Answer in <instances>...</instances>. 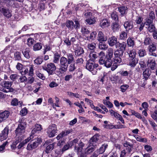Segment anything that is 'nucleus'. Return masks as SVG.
Wrapping results in <instances>:
<instances>
[{
  "label": "nucleus",
  "mask_w": 157,
  "mask_h": 157,
  "mask_svg": "<svg viewBox=\"0 0 157 157\" xmlns=\"http://www.w3.org/2000/svg\"><path fill=\"white\" fill-rule=\"evenodd\" d=\"M85 101L87 102V104L90 105V107L92 109H93L94 108V106L93 104V101L87 98H85Z\"/></svg>",
  "instance_id": "nucleus-52"
},
{
  "label": "nucleus",
  "mask_w": 157,
  "mask_h": 157,
  "mask_svg": "<svg viewBox=\"0 0 157 157\" xmlns=\"http://www.w3.org/2000/svg\"><path fill=\"white\" fill-rule=\"evenodd\" d=\"M34 40L32 38L30 37L27 40V44L29 46H31L33 43Z\"/></svg>",
  "instance_id": "nucleus-61"
},
{
  "label": "nucleus",
  "mask_w": 157,
  "mask_h": 157,
  "mask_svg": "<svg viewBox=\"0 0 157 157\" xmlns=\"http://www.w3.org/2000/svg\"><path fill=\"white\" fill-rule=\"evenodd\" d=\"M67 59L70 64L75 61L74 55L72 53H67Z\"/></svg>",
  "instance_id": "nucleus-26"
},
{
  "label": "nucleus",
  "mask_w": 157,
  "mask_h": 157,
  "mask_svg": "<svg viewBox=\"0 0 157 157\" xmlns=\"http://www.w3.org/2000/svg\"><path fill=\"white\" fill-rule=\"evenodd\" d=\"M151 42V40L149 37H146L145 39L144 42V45H147L149 44Z\"/></svg>",
  "instance_id": "nucleus-60"
},
{
  "label": "nucleus",
  "mask_w": 157,
  "mask_h": 157,
  "mask_svg": "<svg viewBox=\"0 0 157 157\" xmlns=\"http://www.w3.org/2000/svg\"><path fill=\"white\" fill-rule=\"evenodd\" d=\"M43 69L46 71L49 75H52L56 70V67L54 63H48Z\"/></svg>",
  "instance_id": "nucleus-7"
},
{
  "label": "nucleus",
  "mask_w": 157,
  "mask_h": 157,
  "mask_svg": "<svg viewBox=\"0 0 157 157\" xmlns=\"http://www.w3.org/2000/svg\"><path fill=\"white\" fill-rule=\"evenodd\" d=\"M42 48V44L40 42H38L35 44L33 46V50L34 51L40 50Z\"/></svg>",
  "instance_id": "nucleus-32"
},
{
  "label": "nucleus",
  "mask_w": 157,
  "mask_h": 157,
  "mask_svg": "<svg viewBox=\"0 0 157 157\" xmlns=\"http://www.w3.org/2000/svg\"><path fill=\"white\" fill-rule=\"evenodd\" d=\"M72 146V145H71L69 143V144H67L65 145L62 149V151H64L68 150L69 147H71Z\"/></svg>",
  "instance_id": "nucleus-59"
},
{
  "label": "nucleus",
  "mask_w": 157,
  "mask_h": 157,
  "mask_svg": "<svg viewBox=\"0 0 157 157\" xmlns=\"http://www.w3.org/2000/svg\"><path fill=\"white\" fill-rule=\"evenodd\" d=\"M88 6V5L86 4V5H84L83 3H79L75 7V10L76 11H77L78 10L81 9V7H83V6H86L87 7Z\"/></svg>",
  "instance_id": "nucleus-55"
},
{
  "label": "nucleus",
  "mask_w": 157,
  "mask_h": 157,
  "mask_svg": "<svg viewBox=\"0 0 157 157\" xmlns=\"http://www.w3.org/2000/svg\"><path fill=\"white\" fill-rule=\"evenodd\" d=\"M9 131V127H6L2 131L0 134V140L1 141L6 140L7 138Z\"/></svg>",
  "instance_id": "nucleus-11"
},
{
  "label": "nucleus",
  "mask_w": 157,
  "mask_h": 157,
  "mask_svg": "<svg viewBox=\"0 0 157 157\" xmlns=\"http://www.w3.org/2000/svg\"><path fill=\"white\" fill-rule=\"evenodd\" d=\"M136 52L135 50L132 49L131 50L129 53V59L136 58Z\"/></svg>",
  "instance_id": "nucleus-40"
},
{
  "label": "nucleus",
  "mask_w": 157,
  "mask_h": 157,
  "mask_svg": "<svg viewBox=\"0 0 157 157\" xmlns=\"http://www.w3.org/2000/svg\"><path fill=\"white\" fill-rule=\"evenodd\" d=\"M118 9L121 14L123 15L126 13L127 10V8L125 6H122L119 7Z\"/></svg>",
  "instance_id": "nucleus-38"
},
{
  "label": "nucleus",
  "mask_w": 157,
  "mask_h": 157,
  "mask_svg": "<svg viewBox=\"0 0 157 157\" xmlns=\"http://www.w3.org/2000/svg\"><path fill=\"white\" fill-rule=\"evenodd\" d=\"M33 138V136L32 135H30V137L25 139V140H23L22 143H20L19 145L17 146V148L18 149L21 148V147L24 146V145L26 144L27 142H29Z\"/></svg>",
  "instance_id": "nucleus-23"
},
{
  "label": "nucleus",
  "mask_w": 157,
  "mask_h": 157,
  "mask_svg": "<svg viewBox=\"0 0 157 157\" xmlns=\"http://www.w3.org/2000/svg\"><path fill=\"white\" fill-rule=\"evenodd\" d=\"M27 112V109L26 108H25L21 110L20 113L21 115L24 116L26 115Z\"/></svg>",
  "instance_id": "nucleus-58"
},
{
  "label": "nucleus",
  "mask_w": 157,
  "mask_h": 157,
  "mask_svg": "<svg viewBox=\"0 0 157 157\" xmlns=\"http://www.w3.org/2000/svg\"><path fill=\"white\" fill-rule=\"evenodd\" d=\"M136 140L139 142H141L143 143H146L147 142V140L145 138H143L137 135L135 137Z\"/></svg>",
  "instance_id": "nucleus-47"
},
{
  "label": "nucleus",
  "mask_w": 157,
  "mask_h": 157,
  "mask_svg": "<svg viewBox=\"0 0 157 157\" xmlns=\"http://www.w3.org/2000/svg\"><path fill=\"white\" fill-rule=\"evenodd\" d=\"M113 50L111 48L108 49L106 55L103 52H101L99 53V63L107 68L110 67L112 64V58L113 57Z\"/></svg>",
  "instance_id": "nucleus-1"
},
{
  "label": "nucleus",
  "mask_w": 157,
  "mask_h": 157,
  "mask_svg": "<svg viewBox=\"0 0 157 157\" xmlns=\"http://www.w3.org/2000/svg\"><path fill=\"white\" fill-rule=\"evenodd\" d=\"M148 49L150 52H154L156 50V46L155 44L153 43L148 46Z\"/></svg>",
  "instance_id": "nucleus-39"
},
{
  "label": "nucleus",
  "mask_w": 157,
  "mask_h": 157,
  "mask_svg": "<svg viewBox=\"0 0 157 157\" xmlns=\"http://www.w3.org/2000/svg\"><path fill=\"white\" fill-rule=\"evenodd\" d=\"M34 63L36 64L39 65L42 63V60L39 57H38L34 60Z\"/></svg>",
  "instance_id": "nucleus-62"
},
{
  "label": "nucleus",
  "mask_w": 157,
  "mask_h": 157,
  "mask_svg": "<svg viewBox=\"0 0 157 157\" xmlns=\"http://www.w3.org/2000/svg\"><path fill=\"white\" fill-rule=\"evenodd\" d=\"M120 47V50L123 51L124 52L125 49L126 47V44L125 42H122L120 43L119 42L116 45V48Z\"/></svg>",
  "instance_id": "nucleus-28"
},
{
  "label": "nucleus",
  "mask_w": 157,
  "mask_h": 157,
  "mask_svg": "<svg viewBox=\"0 0 157 157\" xmlns=\"http://www.w3.org/2000/svg\"><path fill=\"white\" fill-rule=\"evenodd\" d=\"M36 75L39 78H41L42 80H44L45 78V77L44 75L40 73L39 71L36 72Z\"/></svg>",
  "instance_id": "nucleus-63"
},
{
  "label": "nucleus",
  "mask_w": 157,
  "mask_h": 157,
  "mask_svg": "<svg viewBox=\"0 0 157 157\" xmlns=\"http://www.w3.org/2000/svg\"><path fill=\"white\" fill-rule=\"evenodd\" d=\"M111 17L115 21H118V18L117 12L116 11L113 12L111 14Z\"/></svg>",
  "instance_id": "nucleus-45"
},
{
  "label": "nucleus",
  "mask_w": 157,
  "mask_h": 157,
  "mask_svg": "<svg viewBox=\"0 0 157 157\" xmlns=\"http://www.w3.org/2000/svg\"><path fill=\"white\" fill-rule=\"evenodd\" d=\"M124 26L127 30H129L133 27V23L132 21H127L124 22Z\"/></svg>",
  "instance_id": "nucleus-19"
},
{
  "label": "nucleus",
  "mask_w": 157,
  "mask_h": 157,
  "mask_svg": "<svg viewBox=\"0 0 157 157\" xmlns=\"http://www.w3.org/2000/svg\"><path fill=\"white\" fill-rule=\"evenodd\" d=\"M24 56L27 59H29L31 56L30 50L29 48H27L22 51Z\"/></svg>",
  "instance_id": "nucleus-16"
},
{
  "label": "nucleus",
  "mask_w": 157,
  "mask_h": 157,
  "mask_svg": "<svg viewBox=\"0 0 157 157\" xmlns=\"http://www.w3.org/2000/svg\"><path fill=\"white\" fill-rule=\"evenodd\" d=\"M98 66V64L95 63L91 61L90 60H88L86 63V69L90 71H94L92 73L93 75H95L97 72L96 68Z\"/></svg>",
  "instance_id": "nucleus-5"
},
{
  "label": "nucleus",
  "mask_w": 157,
  "mask_h": 157,
  "mask_svg": "<svg viewBox=\"0 0 157 157\" xmlns=\"http://www.w3.org/2000/svg\"><path fill=\"white\" fill-rule=\"evenodd\" d=\"M139 64L140 66V67L142 70L144 71L146 68V64L144 60H141L139 62Z\"/></svg>",
  "instance_id": "nucleus-43"
},
{
  "label": "nucleus",
  "mask_w": 157,
  "mask_h": 157,
  "mask_svg": "<svg viewBox=\"0 0 157 157\" xmlns=\"http://www.w3.org/2000/svg\"><path fill=\"white\" fill-rule=\"evenodd\" d=\"M60 68L59 69V72L60 74H63L66 72L67 69L69 64H70L67 58L64 56H62L59 60Z\"/></svg>",
  "instance_id": "nucleus-2"
},
{
  "label": "nucleus",
  "mask_w": 157,
  "mask_h": 157,
  "mask_svg": "<svg viewBox=\"0 0 157 157\" xmlns=\"http://www.w3.org/2000/svg\"><path fill=\"white\" fill-rule=\"evenodd\" d=\"M54 143L48 144L46 148L45 151L46 153H50L54 148Z\"/></svg>",
  "instance_id": "nucleus-36"
},
{
  "label": "nucleus",
  "mask_w": 157,
  "mask_h": 157,
  "mask_svg": "<svg viewBox=\"0 0 157 157\" xmlns=\"http://www.w3.org/2000/svg\"><path fill=\"white\" fill-rule=\"evenodd\" d=\"M90 58L89 60H90L91 62H94L95 60L97 58V56L95 53H90L89 55Z\"/></svg>",
  "instance_id": "nucleus-42"
},
{
  "label": "nucleus",
  "mask_w": 157,
  "mask_h": 157,
  "mask_svg": "<svg viewBox=\"0 0 157 157\" xmlns=\"http://www.w3.org/2000/svg\"><path fill=\"white\" fill-rule=\"evenodd\" d=\"M33 141V142L32 143L33 145V147L34 149L37 147L41 142V140L40 137L35 138Z\"/></svg>",
  "instance_id": "nucleus-24"
},
{
  "label": "nucleus",
  "mask_w": 157,
  "mask_h": 157,
  "mask_svg": "<svg viewBox=\"0 0 157 157\" xmlns=\"http://www.w3.org/2000/svg\"><path fill=\"white\" fill-rule=\"evenodd\" d=\"M83 15L85 18H89L92 16V13L90 12H85L83 13Z\"/></svg>",
  "instance_id": "nucleus-64"
},
{
  "label": "nucleus",
  "mask_w": 157,
  "mask_h": 157,
  "mask_svg": "<svg viewBox=\"0 0 157 157\" xmlns=\"http://www.w3.org/2000/svg\"><path fill=\"white\" fill-rule=\"evenodd\" d=\"M153 20L147 17L146 19V21L144 22L146 26L152 24H153Z\"/></svg>",
  "instance_id": "nucleus-57"
},
{
  "label": "nucleus",
  "mask_w": 157,
  "mask_h": 157,
  "mask_svg": "<svg viewBox=\"0 0 157 157\" xmlns=\"http://www.w3.org/2000/svg\"><path fill=\"white\" fill-rule=\"evenodd\" d=\"M0 11L4 14L5 16L7 18H9L12 16L10 12L8 10L2 8L1 9Z\"/></svg>",
  "instance_id": "nucleus-21"
},
{
  "label": "nucleus",
  "mask_w": 157,
  "mask_h": 157,
  "mask_svg": "<svg viewBox=\"0 0 157 157\" xmlns=\"http://www.w3.org/2000/svg\"><path fill=\"white\" fill-rule=\"evenodd\" d=\"M96 18L94 17H90L89 18L86 19V22L88 24L90 25L95 23L96 21Z\"/></svg>",
  "instance_id": "nucleus-29"
},
{
  "label": "nucleus",
  "mask_w": 157,
  "mask_h": 157,
  "mask_svg": "<svg viewBox=\"0 0 157 157\" xmlns=\"http://www.w3.org/2000/svg\"><path fill=\"white\" fill-rule=\"evenodd\" d=\"M95 148L96 147L94 146L87 147L85 149V152H82V153H84L86 155V154H90L95 150Z\"/></svg>",
  "instance_id": "nucleus-27"
},
{
  "label": "nucleus",
  "mask_w": 157,
  "mask_h": 157,
  "mask_svg": "<svg viewBox=\"0 0 157 157\" xmlns=\"http://www.w3.org/2000/svg\"><path fill=\"white\" fill-rule=\"evenodd\" d=\"M60 55L58 52H56L53 54V63L58 64L60 58Z\"/></svg>",
  "instance_id": "nucleus-18"
},
{
  "label": "nucleus",
  "mask_w": 157,
  "mask_h": 157,
  "mask_svg": "<svg viewBox=\"0 0 157 157\" xmlns=\"http://www.w3.org/2000/svg\"><path fill=\"white\" fill-rule=\"evenodd\" d=\"M108 48V46L105 43L100 42L99 43L98 48L103 50H106Z\"/></svg>",
  "instance_id": "nucleus-37"
},
{
  "label": "nucleus",
  "mask_w": 157,
  "mask_h": 157,
  "mask_svg": "<svg viewBox=\"0 0 157 157\" xmlns=\"http://www.w3.org/2000/svg\"><path fill=\"white\" fill-rule=\"evenodd\" d=\"M13 82H11L8 81H3L0 83V85L6 89H3L2 91L5 93H8L9 92H13L14 91V89L11 87Z\"/></svg>",
  "instance_id": "nucleus-6"
},
{
  "label": "nucleus",
  "mask_w": 157,
  "mask_h": 157,
  "mask_svg": "<svg viewBox=\"0 0 157 157\" xmlns=\"http://www.w3.org/2000/svg\"><path fill=\"white\" fill-rule=\"evenodd\" d=\"M42 126L40 124H36L35 125V128L32 130L31 132V135H32L33 137V135L37 132L40 131L42 129Z\"/></svg>",
  "instance_id": "nucleus-25"
},
{
  "label": "nucleus",
  "mask_w": 157,
  "mask_h": 157,
  "mask_svg": "<svg viewBox=\"0 0 157 157\" xmlns=\"http://www.w3.org/2000/svg\"><path fill=\"white\" fill-rule=\"evenodd\" d=\"M97 33L96 31H94L91 33L89 37H87V39L94 40L96 37Z\"/></svg>",
  "instance_id": "nucleus-49"
},
{
  "label": "nucleus",
  "mask_w": 157,
  "mask_h": 157,
  "mask_svg": "<svg viewBox=\"0 0 157 157\" xmlns=\"http://www.w3.org/2000/svg\"><path fill=\"white\" fill-rule=\"evenodd\" d=\"M15 60H19L21 59V53L18 52H16L14 54Z\"/></svg>",
  "instance_id": "nucleus-51"
},
{
  "label": "nucleus",
  "mask_w": 157,
  "mask_h": 157,
  "mask_svg": "<svg viewBox=\"0 0 157 157\" xmlns=\"http://www.w3.org/2000/svg\"><path fill=\"white\" fill-rule=\"evenodd\" d=\"M108 42L109 45L111 47L114 45L116 46L118 42L117 41V39L115 36H112L109 38L108 39Z\"/></svg>",
  "instance_id": "nucleus-13"
},
{
  "label": "nucleus",
  "mask_w": 157,
  "mask_h": 157,
  "mask_svg": "<svg viewBox=\"0 0 157 157\" xmlns=\"http://www.w3.org/2000/svg\"><path fill=\"white\" fill-rule=\"evenodd\" d=\"M66 26L69 29H73V22L71 21H68L66 23Z\"/></svg>",
  "instance_id": "nucleus-50"
},
{
  "label": "nucleus",
  "mask_w": 157,
  "mask_h": 157,
  "mask_svg": "<svg viewBox=\"0 0 157 157\" xmlns=\"http://www.w3.org/2000/svg\"><path fill=\"white\" fill-rule=\"evenodd\" d=\"M119 25L116 22L113 23L112 26V29L113 32H117L119 30Z\"/></svg>",
  "instance_id": "nucleus-34"
},
{
  "label": "nucleus",
  "mask_w": 157,
  "mask_h": 157,
  "mask_svg": "<svg viewBox=\"0 0 157 157\" xmlns=\"http://www.w3.org/2000/svg\"><path fill=\"white\" fill-rule=\"evenodd\" d=\"M84 53L83 48L81 47L78 46L75 49V55L77 56H81Z\"/></svg>",
  "instance_id": "nucleus-15"
},
{
  "label": "nucleus",
  "mask_w": 157,
  "mask_h": 157,
  "mask_svg": "<svg viewBox=\"0 0 157 157\" xmlns=\"http://www.w3.org/2000/svg\"><path fill=\"white\" fill-rule=\"evenodd\" d=\"M67 94L68 95L71 97H74L76 98H79V95L78 93H74L70 92H68Z\"/></svg>",
  "instance_id": "nucleus-56"
},
{
  "label": "nucleus",
  "mask_w": 157,
  "mask_h": 157,
  "mask_svg": "<svg viewBox=\"0 0 157 157\" xmlns=\"http://www.w3.org/2000/svg\"><path fill=\"white\" fill-rule=\"evenodd\" d=\"M78 139L76 138L70 142L71 145L75 146V150L77 152V154H79L82 152V148L84 146V144L82 142L79 143H78Z\"/></svg>",
  "instance_id": "nucleus-3"
},
{
  "label": "nucleus",
  "mask_w": 157,
  "mask_h": 157,
  "mask_svg": "<svg viewBox=\"0 0 157 157\" xmlns=\"http://www.w3.org/2000/svg\"><path fill=\"white\" fill-rule=\"evenodd\" d=\"M99 139V136L98 134H96L93 136L90 140V144L92 146L94 145V144L96 143Z\"/></svg>",
  "instance_id": "nucleus-30"
},
{
  "label": "nucleus",
  "mask_w": 157,
  "mask_h": 157,
  "mask_svg": "<svg viewBox=\"0 0 157 157\" xmlns=\"http://www.w3.org/2000/svg\"><path fill=\"white\" fill-rule=\"evenodd\" d=\"M143 72V76L145 80H147L151 74V70L149 68H145Z\"/></svg>",
  "instance_id": "nucleus-20"
},
{
  "label": "nucleus",
  "mask_w": 157,
  "mask_h": 157,
  "mask_svg": "<svg viewBox=\"0 0 157 157\" xmlns=\"http://www.w3.org/2000/svg\"><path fill=\"white\" fill-rule=\"evenodd\" d=\"M147 65L149 69L152 70H155L157 66L155 59L151 57H149L147 61Z\"/></svg>",
  "instance_id": "nucleus-9"
},
{
  "label": "nucleus",
  "mask_w": 157,
  "mask_h": 157,
  "mask_svg": "<svg viewBox=\"0 0 157 157\" xmlns=\"http://www.w3.org/2000/svg\"><path fill=\"white\" fill-rule=\"evenodd\" d=\"M138 54L140 57H143L147 55L145 50L144 49H141L139 50Z\"/></svg>",
  "instance_id": "nucleus-41"
},
{
  "label": "nucleus",
  "mask_w": 157,
  "mask_h": 157,
  "mask_svg": "<svg viewBox=\"0 0 157 157\" xmlns=\"http://www.w3.org/2000/svg\"><path fill=\"white\" fill-rule=\"evenodd\" d=\"M103 103L106 105L107 107L111 108L113 107V104L109 101H107L105 100H103Z\"/></svg>",
  "instance_id": "nucleus-54"
},
{
  "label": "nucleus",
  "mask_w": 157,
  "mask_h": 157,
  "mask_svg": "<svg viewBox=\"0 0 157 157\" xmlns=\"http://www.w3.org/2000/svg\"><path fill=\"white\" fill-rule=\"evenodd\" d=\"M23 102L21 101H18V100L16 98H13L11 102V105L13 106H17L19 105L20 106H21Z\"/></svg>",
  "instance_id": "nucleus-33"
},
{
  "label": "nucleus",
  "mask_w": 157,
  "mask_h": 157,
  "mask_svg": "<svg viewBox=\"0 0 157 157\" xmlns=\"http://www.w3.org/2000/svg\"><path fill=\"white\" fill-rule=\"evenodd\" d=\"M124 52L120 50H117L114 53L115 56L114 61L120 63L122 62V58Z\"/></svg>",
  "instance_id": "nucleus-10"
},
{
  "label": "nucleus",
  "mask_w": 157,
  "mask_h": 157,
  "mask_svg": "<svg viewBox=\"0 0 157 157\" xmlns=\"http://www.w3.org/2000/svg\"><path fill=\"white\" fill-rule=\"evenodd\" d=\"M9 115L10 112L8 111H0V123L7 119Z\"/></svg>",
  "instance_id": "nucleus-12"
},
{
  "label": "nucleus",
  "mask_w": 157,
  "mask_h": 157,
  "mask_svg": "<svg viewBox=\"0 0 157 157\" xmlns=\"http://www.w3.org/2000/svg\"><path fill=\"white\" fill-rule=\"evenodd\" d=\"M96 44L95 43H89L88 44L87 47L90 50H94L95 48Z\"/></svg>",
  "instance_id": "nucleus-53"
},
{
  "label": "nucleus",
  "mask_w": 157,
  "mask_h": 157,
  "mask_svg": "<svg viewBox=\"0 0 157 157\" xmlns=\"http://www.w3.org/2000/svg\"><path fill=\"white\" fill-rule=\"evenodd\" d=\"M127 32L123 31L120 34V39L121 40H125L127 38Z\"/></svg>",
  "instance_id": "nucleus-48"
},
{
  "label": "nucleus",
  "mask_w": 157,
  "mask_h": 157,
  "mask_svg": "<svg viewBox=\"0 0 157 157\" xmlns=\"http://www.w3.org/2000/svg\"><path fill=\"white\" fill-rule=\"evenodd\" d=\"M124 146L126 147V150L129 152L130 153L132 151V149L133 147V145L130 144L129 142L125 141L123 144Z\"/></svg>",
  "instance_id": "nucleus-22"
},
{
  "label": "nucleus",
  "mask_w": 157,
  "mask_h": 157,
  "mask_svg": "<svg viewBox=\"0 0 157 157\" xmlns=\"http://www.w3.org/2000/svg\"><path fill=\"white\" fill-rule=\"evenodd\" d=\"M147 26L146 28L150 32H153L155 30V27L153 24L147 25Z\"/></svg>",
  "instance_id": "nucleus-44"
},
{
  "label": "nucleus",
  "mask_w": 157,
  "mask_h": 157,
  "mask_svg": "<svg viewBox=\"0 0 157 157\" xmlns=\"http://www.w3.org/2000/svg\"><path fill=\"white\" fill-rule=\"evenodd\" d=\"M107 37L105 36L103 33L101 31L98 32L97 37V40L99 41H105L107 40Z\"/></svg>",
  "instance_id": "nucleus-17"
},
{
  "label": "nucleus",
  "mask_w": 157,
  "mask_h": 157,
  "mask_svg": "<svg viewBox=\"0 0 157 157\" xmlns=\"http://www.w3.org/2000/svg\"><path fill=\"white\" fill-rule=\"evenodd\" d=\"M110 23L106 19H103L100 20V26L102 28L108 27L110 25Z\"/></svg>",
  "instance_id": "nucleus-14"
},
{
  "label": "nucleus",
  "mask_w": 157,
  "mask_h": 157,
  "mask_svg": "<svg viewBox=\"0 0 157 157\" xmlns=\"http://www.w3.org/2000/svg\"><path fill=\"white\" fill-rule=\"evenodd\" d=\"M57 128L55 124H53L49 126L47 130V133L49 137H52L57 132Z\"/></svg>",
  "instance_id": "nucleus-8"
},
{
  "label": "nucleus",
  "mask_w": 157,
  "mask_h": 157,
  "mask_svg": "<svg viewBox=\"0 0 157 157\" xmlns=\"http://www.w3.org/2000/svg\"><path fill=\"white\" fill-rule=\"evenodd\" d=\"M138 60L136 58L129 59V65L131 67H134L138 62Z\"/></svg>",
  "instance_id": "nucleus-31"
},
{
  "label": "nucleus",
  "mask_w": 157,
  "mask_h": 157,
  "mask_svg": "<svg viewBox=\"0 0 157 157\" xmlns=\"http://www.w3.org/2000/svg\"><path fill=\"white\" fill-rule=\"evenodd\" d=\"M20 122V124L18 125L17 128L15 130V134L18 137H19L24 133L26 126V123L25 121H24V120H21Z\"/></svg>",
  "instance_id": "nucleus-4"
},
{
  "label": "nucleus",
  "mask_w": 157,
  "mask_h": 157,
  "mask_svg": "<svg viewBox=\"0 0 157 157\" xmlns=\"http://www.w3.org/2000/svg\"><path fill=\"white\" fill-rule=\"evenodd\" d=\"M127 44L128 47H133L135 43L133 38L129 37L127 40Z\"/></svg>",
  "instance_id": "nucleus-35"
},
{
  "label": "nucleus",
  "mask_w": 157,
  "mask_h": 157,
  "mask_svg": "<svg viewBox=\"0 0 157 157\" xmlns=\"http://www.w3.org/2000/svg\"><path fill=\"white\" fill-rule=\"evenodd\" d=\"M143 18L141 16H139L136 17V20L135 21L137 25L142 23H144L143 22Z\"/></svg>",
  "instance_id": "nucleus-46"
}]
</instances>
